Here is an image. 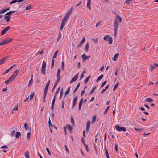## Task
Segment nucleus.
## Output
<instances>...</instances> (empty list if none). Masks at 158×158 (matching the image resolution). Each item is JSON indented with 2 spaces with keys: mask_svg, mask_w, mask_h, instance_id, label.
Wrapping results in <instances>:
<instances>
[{
  "mask_svg": "<svg viewBox=\"0 0 158 158\" xmlns=\"http://www.w3.org/2000/svg\"><path fill=\"white\" fill-rule=\"evenodd\" d=\"M12 40V38H6L1 41L0 42V46L6 44L8 43L11 42Z\"/></svg>",
  "mask_w": 158,
  "mask_h": 158,
  "instance_id": "nucleus-1",
  "label": "nucleus"
},
{
  "mask_svg": "<svg viewBox=\"0 0 158 158\" xmlns=\"http://www.w3.org/2000/svg\"><path fill=\"white\" fill-rule=\"evenodd\" d=\"M104 40L107 41L110 44H112L113 42L112 38L108 35H106L103 38Z\"/></svg>",
  "mask_w": 158,
  "mask_h": 158,
  "instance_id": "nucleus-2",
  "label": "nucleus"
},
{
  "mask_svg": "<svg viewBox=\"0 0 158 158\" xmlns=\"http://www.w3.org/2000/svg\"><path fill=\"white\" fill-rule=\"evenodd\" d=\"M115 128L118 131H123L124 132H125L126 131V129L125 127H121L118 125H116L115 126Z\"/></svg>",
  "mask_w": 158,
  "mask_h": 158,
  "instance_id": "nucleus-3",
  "label": "nucleus"
},
{
  "mask_svg": "<svg viewBox=\"0 0 158 158\" xmlns=\"http://www.w3.org/2000/svg\"><path fill=\"white\" fill-rule=\"evenodd\" d=\"M116 16L115 19V21H116V20L117 22H118L119 23H121L122 20V18L117 14H116Z\"/></svg>",
  "mask_w": 158,
  "mask_h": 158,
  "instance_id": "nucleus-4",
  "label": "nucleus"
},
{
  "mask_svg": "<svg viewBox=\"0 0 158 158\" xmlns=\"http://www.w3.org/2000/svg\"><path fill=\"white\" fill-rule=\"evenodd\" d=\"M19 72V70H15L13 74L12 75L11 77H10V78H12V79L14 80V79L16 78V77L18 72Z\"/></svg>",
  "mask_w": 158,
  "mask_h": 158,
  "instance_id": "nucleus-5",
  "label": "nucleus"
},
{
  "mask_svg": "<svg viewBox=\"0 0 158 158\" xmlns=\"http://www.w3.org/2000/svg\"><path fill=\"white\" fill-rule=\"evenodd\" d=\"M79 75V73H77L74 77L72 78L71 80L70 83H71L75 81L78 79Z\"/></svg>",
  "mask_w": 158,
  "mask_h": 158,
  "instance_id": "nucleus-6",
  "label": "nucleus"
},
{
  "mask_svg": "<svg viewBox=\"0 0 158 158\" xmlns=\"http://www.w3.org/2000/svg\"><path fill=\"white\" fill-rule=\"evenodd\" d=\"M67 21L65 20H64L63 19H62L60 30V31H61L63 29L64 27L65 26Z\"/></svg>",
  "mask_w": 158,
  "mask_h": 158,
  "instance_id": "nucleus-7",
  "label": "nucleus"
},
{
  "mask_svg": "<svg viewBox=\"0 0 158 158\" xmlns=\"http://www.w3.org/2000/svg\"><path fill=\"white\" fill-rule=\"evenodd\" d=\"M11 27H10L8 26L5 28L1 32V35H3L5 33H6V32Z\"/></svg>",
  "mask_w": 158,
  "mask_h": 158,
  "instance_id": "nucleus-8",
  "label": "nucleus"
},
{
  "mask_svg": "<svg viewBox=\"0 0 158 158\" xmlns=\"http://www.w3.org/2000/svg\"><path fill=\"white\" fill-rule=\"evenodd\" d=\"M78 99V97L77 96L76 97L74 98L73 101V104L72 106V108L73 109L75 106H76L77 103V101Z\"/></svg>",
  "mask_w": 158,
  "mask_h": 158,
  "instance_id": "nucleus-9",
  "label": "nucleus"
},
{
  "mask_svg": "<svg viewBox=\"0 0 158 158\" xmlns=\"http://www.w3.org/2000/svg\"><path fill=\"white\" fill-rule=\"evenodd\" d=\"M114 30L117 31L119 25V23L117 22L116 20L114 21Z\"/></svg>",
  "mask_w": 158,
  "mask_h": 158,
  "instance_id": "nucleus-10",
  "label": "nucleus"
},
{
  "mask_svg": "<svg viewBox=\"0 0 158 158\" xmlns=\"http://www.w3.org/2000/svg\"><path fill=\"white\" fill-rule=\"evenodd\" d=\"M90 121L88 120L87 122V125L86 127V131L88 132L89 131V129L90 126Z\"/></svg>",
  "mask_w": 158,
  "mask_h": 158,
  "instance_id": "nucleus-11",
  "label": "nucleus"
},
{
  "mask_svg": "<svg viewBox=\"0 0 158 158\" xmlns=\"http://www.w3.org/2000/svg\"><path fill=\"white\" fill-rule=\"evenodd\" d=\"M85 41V37H84L82 40L80 41V43L77 46V48H79L82 46V45L84 43Z\"/></svg>",
  "mask_w": 158,
  "mask_h": 158,
  "instance_id": "nucleus-12",
  "label": "nucleus"
},
{
  "mask_svg": "<svg viewBox=\"0 0 158 158\" xmlns=\"http://www.w3.org/2000/svg\"><path fill=\"white\" fill-rule=\"evenodd\" d=\"M81 57L83 60H85L90 58V56H87L83 54L81 56Z\"/></svg>",
  "mask_w": 158,
  "mask_h": 158,
  "instance_id": "nucleus-13",
  "label": "nucleus"
},
{
  "mask_svg": "<svg viewBox=\"0 0 158 158\" xmlns=\"http://www.w3.org/2000/svg\"><path fill=\"white\" fill-rule=\"evenodd\" d=\"M61 72V70L60 68H59L58 69L57 74V79H60L61 77L60 76V73Z\"/></svg>",
  "mask_w": 158,
  "mask_h": 158,
  "instance_id": "nucleus-14",
  "label": "nucleus"
},
{
  "mask_svg": "<svg viewBox=\"0 0 158 158\" xmlns=\"http://www.w3.org/2000/svg\"><path fill=\"white\" fill-rule=\"evenodd\" d=\"M83 98H82L80 101V102L79 103V106H78V109L79 110H80L81 109V106H82V104L83 103Z\"/></svg>",
  "mask_w": 158,
  "mask_h": 158,
  "instance_id": "nucleus-15",
  "label": "nucleus"
},
{
  "mask_svg": "<svg viewBox=\"0 0 158 158\" xmlns=\"http://www.w3.org/2000/svg\"><path fill=\"white\" fill-rule=\"evenodd\" d=\"M66 127L69 130V132L70 133H71L72 131L73 127H72L71 126L67 124L66 126Z\"/></svg>",
  "mask_w": 158,
  "mask_h": 158,
  "instance_id": "nucleus-16",
  "label": "nucleus"
},
{
  "mask_svg": "<svg viewBox=\"0 0 158 158\" xmlns=\"http://www.w3.org/2000/svg\"><path fill=\"white\" fill-rule=\"evenodd\" d=\"M13 81V80L12 79V78H10L8 79L5 81V83L6 84H9Z\"/></svg>",
  "mask_w": 158,
  "mask_h": 158,
  "instance_id": "nucleus-17",
  "label": "nucleus"
},
{
  "mask_svg": "<svg viewBox=\"0 0 158 158\" xmlns=\"http://www.w3.org/2000/svg\"><path fill=\"white\" fill-rule=\"evenodd\" d=\"M7 57V56L4 57L0 59V65L4 63Z\"/></svg>",
  "mask_w": 158,
  "mask_h": 158,
  "instance_id": "nucleus-18",
  "label": "nucleus"
},
{
  "mask_svg": "<svg viewBox=\"0 0 158 158\" xmlns=\"http://www.w3.org/2000/svg\"><path fill=\"white\" fill-rule=\"evenodd\" d=\"M119 56V54L118 53H117L115 54L114 57L112 58V59L114 61H116L117 60V59L118 58Z\"/></svg>",
  "mask_w": 158,
  "mask_h": 158,
  "instance_id": "nucleus-19",
  "label": "nucleus"
},
{
  "mask_svg": "<svg viewBox=\"0 0 158 158\" xmlns=\"http://www.w3.org/2000/svg\"><path fill=\"white\" fill-rule=\"evenodd\" d=\"M70 15V14H69L68 13H67L63 19L67 21Z\"/></svg>",
  "mask_w": 158,
  "mask_h": 158,
  "instance_id": "nucleus-20",
  "label": "nucleus"
},
{
  "mask_svg": "<svg viewBox=\"0 0 158 158\" xmlns=\"http://www.w3.org/2000/svg\"><path fill=\"white\" fill-rule=\"evenodd\" d=\"M4 18L6 20V22H8L9 21L11 18V16L10 15L6 16L4 17Z\"/></svg>",
  "mask_w": 158,
  "mask_h": 158,
  "instance_id": "nucleus-21",
  "label": "nucleus"
},
{
  "mask_svg": "<svg viewBox=\"0 0 158 158\" xmlns=\"http://www.w3.org/2000/svg\"><path fill=\"white\" fill-rule=\"evenodd\" d=\"M24 156L26 158H30L29 155V152L28 150H27L24 154Z\"/></svg>",
  "mask_w": 158,
  "mask_h": 158,
  "instance_id": "nucleus-22",
  "label": "nucleus"
},
{
  "mask_svg": "<svg viewBox=\"0 0 158 158\" xmlns=\"http://www.w3.org/2000/svg\"><path fill=\"white\" fill-rule=\"evenodd\" d=\"M41 72L42 74L44 75H45L46 73V68L42 67Z\"/></svg>",
  "mask_w": 158,
  "mask_h": 158,
  "instance_id": "nucleus-23",
  "label": "nucleus"
},
{
  "mask_svg": "<svg viewBox=\"0 0 158 158\" xmlns=\"http://www.w3.org/2000/svg\"><path fill=\"white\" fill-rule=\"evenodd\" d=\"M80 85V83L79 82L77 85L76 87L75 88V89L73 92V94H74L75 92L76 91V90H77V89L79 88Z\"/></svg>",
  "mask_w": 158,
  "mask_h": 158,
  "instance_id": "nucleus-24",
  "label": "nucleus"
},
{
  "mask_svg": "<svg viewBox=\"0 0 158 158\" xmlns=\"http://www.w3.org/2000/svg\"><path fill=\"white\" fill-rule=\"evenodd\" d=\"M145 101L147 102H152L153 101V100L150 98H147L145 99Z\"/></svg>",
  "mask_w": 158,
  "mask_h": 158,
  "instance_id": "nucleus-25",
  "label": "nucleus"
},
{
  "mask_svg": "<svg viewBox=\"0 0 158 158\" xmlns=\"http://www.w3.org/2000/svg\"><path fill=\"white\" fill-rule=\"evenodd\" d=\"M89 47V46L88 44V43H87L85 48H84L86 52H88Z\"/></svg>",
  "mask_w": 158,
  "mask_h": 158,
  "instance_id": "nucleus-26",
  "label": "nucleus"
},
{
  "mask_svg": "<svg viewBox=\"0 0 158 158\" xmlns=\"http://www.w3.org/2000/svg\"><path fill=\"white\" fill-rule=\"evenodd\" d=\"M104 149L105 150V153L107 157V158H110L109 156L108 152V150L107 148H104Z\"/></svg>",
  "mask_w": 158,
  "mask_h": 158,
  "instance_id": "nucleus-27",
  "label": "nucleus"
},
{
  "mask_svg": "<svg viewBox=\"0 0 158 158\" xmlns=\"http://www.w3.org/2000/svg\"><path fill=\"white\" fill-rule=\"evenodd\" d=\"M24 127L25 129L27 130H28L29 129L30 131L31 130V128H29L28 125L26 123L24 124Z\"/></svg>",
  "mask_w": 158,
  "mask_h": 158,
  "instance_id": "nucleus-28",
  "label": "nucleus"
},
{
  "mask_svg": "<svg viewBox=\"0 0 158 158\" xmlns=\"http://www.w3.org/2000/svg\"><path fill=\"white\" fill-rule=\"evenodd\" d=\"M71 121L72 124V125L73 126H74V121L72 116H71Z\"/></svg>",
  "mask_w": 158,
  "mask_h": 158,
  "instance_id": "nucleus-29",
  "label": "nucleus"
},
{
  "mask_svg": "<svg viewBox=\"0 0 158 158\" xmlns=\"http://www.w3.org/2000/svg\"><path fill=\"white\" fill-rule=\"evenodd\" d=\"M104 76V75L103 74H102V75H100L98 78L96 80V81H98L99 80H101L102 78Z\"/></svg>",
  "mask_w": 158,
  "mask_h": 158,
  "instance_id": "nucleus-30",
  "label": "nucleus"
},
{
  "mask_svg": "<svg viewBox=\"0 0 158 158\" xmlns=\"http://www.w3.org/2000/svg\"><path fill=\"white\" fill-rule=\"evenodd\" d=\"M156 68V67L155 65H150V71H152L154 69Z\"/></svg>",
  "mask_w": 158,
  "mask_h": 158,
  "instance_id": "nucleus-31",
  "label": "nucleus"
},
{
  "mask_svg": "<svg viewBox=\"0 0 158 158\" xmlns=\"http://www.w3.org/2000/svg\"><path fill=\"white\" fill-rule=\"evenodd\" d=\"M91 2V1H88L87 3V6L89 8V9H91V6H90V3Z\"/></svg>",
  "mask_w": 158,
  "mask_h": 158,
  "instance_id": "nucleus-32",
  "label": "nucleus"
},
{
  "mask_svg": "<svg viewBox=\"0 0 158 158\" xmlns=\"http://www.w3.org/2000/svg\"><path fill=\"white\" fill-rule=\"evenodd\" d=\"M70 91V87H68L65 93V95L69 93Z\"/></svg>",
  "mask_w": 158,
  "mask_h": 158,
  "instance_id": "nucleus-33",
  "label": "nucleus"
},
{
  "mask_svg": "<svg viewBox=\"0 0 158 158\" xmlns=\"http://www.w3.org/2000/svg\"><path fill=\"white\" fill-rule=\"evenodd\" d=\"M90 77H91L90 76H89L88 77H87V78L85 80V81L84 83L85 84H86L87 83L89 80L90 78Z\"/></svg>",
  "mask_w": 158,
  "mask_h": 158,
  "instance_id": "nucleus-34",
  "label": "nucleus"
},
{
  "mask_svg": "<svg viewBox=\"0 0 158 158\" xmlns=\"http://www.w3.org/2000/svg\"><path fill=\"white\" fill-rule=\"evenodd\" d=\"M20 135L21 133L19 132H17L15 134V137L16 138H18Z\"/></svg>",
  "mask_w": 158,
  "mask_h": 158,
  "instance_id": "nucleus-35",
  "label": "nucleus"
},
{
  "mask_svg": "<svg viewBox=\"0 0 158 158\" xmlns=\"http://www.w3.org/2000/svg\"><path fill=\"white\" fill-rule=\"evenodd\" d=\"M16 2H18V0H13L10 2V5H12L16 3Z\"/></svg>",
  "mask_w": 158,
  "mask_h": 158,
  "instance_id": "nucleus-36",
  "label": "nucleus"
},
{
  "mask_svg": "<svg viewBox=\"0 0 158 158\" xmlns=\"http://www.w3.org/2000/svg\"><path fill=\"white\" fill-rule=\"evenodd\" d=\"M135 130L139 132L142 131H143V129L142 128H137L135 127Z\"/></svg>",
  "mask_w": 158,
  "mask_h": 158,
  "instance_id": "nucleus-37",
  "label": "nucleus"
},
{
  "mask_svg": "<svg viewBox=\"0 0 158 158\" xmlns=\"http://www.w3.org/2000/svg\"><path fill=\"white\" fill-rule=\"evenodd\" d=\"M15 11H10L9 12H8L7 13H6L4 15H10L12 14L13 13H14V12H15Z\"/></svg>",
  "mask_w": 158,
  "mask_h": 158,
  "instance_id": "nucleus-38",
  "label": "nucleus"
},
{
  "mask_svg": "<svg viewBox=\"0 0 158 158\" xmlns=\"http://www.w3.org/2000/svg\"><path fill=\"white\" fill-rule=\"evenodd\" d=\"M58 51H56L55 52V53H54V54L53 56V58H52L53 59H54V58H55L56 57L57 54H58Z\"/></svg>",
  "mask_w": 158,
  "mask_h": 158,
  "instance_id": "nucleus-39",
  "label": "nucleus"
},
{
  "mask_svg": "<svg viewBox=\"0 0 158 158\" xmlns=\"http://www.w3.org/2000/svg\"><path fill=\"white\" fill-rule=\"evenodd\" d=\"M33 76L32 75V77ZM32 78H31V79L29 81V83H28V85H29V86H31L32 85V82H33V81L32 80Z\"/></svg>",
  "mask_w": 158,
  "mask_h": 158,
  "instance_id": "nucleus-40",
  "label": "nucleus"
},
{
  "mask_svg": "<svg viewBox=\"0 0 158 158\" xmlns=\"http://www.w3.org/2000/svg\"><path fill=\"white\" fill-rule=\"evenodd\" d=\"M61 37V33L60 32H59L58 34V37L57 39V42H58L59 40L60 39Z\"/></svg>",
  "mask_w": 158,
  "mask_h": 158,
  "instance_id": "nucleus-41",
  "label": "nucleus"
},
{
  "mask_svg": "<svg viewBox=\"0 0 158 158\" xmlns=\"http://www.w3.org/2000/svg\"><path fill=\"white\" fill-rule=\"evenodd\" d=\"M60 80V79L57 78V80L56 81L55 83V84H54V87L56 86L57 85V83H58V82H59Z\"/></svg>",
  "mask_w": 158,
  "mask_h": 158,
  "instance_id": "nucleus-42",
  "label": "nucleus"
},
{
  "mask_svg": "<svg viewBox=\"0 0 158 158\" xmlns=\"http://www.w3.org/2000/svg\"><path fill=\"white\" fill-rule=\"evenodd\" d=\"M33 6L32 5L29 6H27L26 7V10H29L32 8Z\"/></svg>",
  "mask_w": 158,
  "mask_h": 158,
  "instance_id": "nucleus-43",
  "label": "nucleus"
},
{
  "mask_svg": "<svg viewBox=\"0 0 158 158\" xmlns=\"http://www.w3.org/2000/svg\"><path fill=\"white\" fill-rule=\"evenodd\" d=\"M63 94V89H62L60 90V97H59V98L60 99H61V97H62Z\"/></svg>",
  "mask_w": 158,
  "mask_h": 158,
  "instance_id": "nucleus-44",
  "label": "nucleus"
},
{
  "mask_svg": "<svg viewBox=\"0 0 158 158\" xmlns=\"http://www.w3.org/2000/svg\"><path fill=\"white\" fill-rule=\"evenodd\" d=\"M18 104L17 103L16 105H15L14 108L13 109V110H15L17 111L18 110Z\"/></svg>",
  "mask_w": 158,
  "mask_h": 158,
  "instance_id": "nucleus-45",
  "label": "nucleus"
},
{
  "mask_svg": "<svg viewBox=\"0 0 158 158\" xmlns=\"http://www.w3.org/2000/svg\"><path fill=\"white\" fill-rule=\"evenodd\" d=\"M42 67L46 68V63L44 60L43 62Z\"/></svg>",
  "mask_w": 158,
  "mask_h": 158,
  "instance_id": "nucleus-46",
  "label": "nucleus"
},
{
  "mask_svg": "<svg viewBox=\"0 0 158 158\" xmlns=\"http://www.w3.org/2000/svg\"><path fill=\"white\" fill-rule=\"evenodd\" d=\"M34 94V93L33 92L32 93V92L31 93V94L30 95V99L31 100H32L33 99Z\"/></svg>",
  "mask_w": 158,
  "mask_h": 158,
  "instance_id": "nucleus-47",
  "label": "nucleus"
},
{
  "mask_svg": "<svg viewBox=\"0 0 158 158\" xmlns=\"http://www.w3.org/2000/svg\"><path fill=\"white\" fill-rule=\"evenodd\" d=\"M118 82L115 84V85L114 86V88L113 89V91H114L118 87Z\"/></svg>",
  "mask_w": 158,
  "mask_h": 158,
  "instance_id": "nucleus-48",
  "label": "nucleus"
},
{
  "mask_svg": "<svg viewBox=\"0 0 158 158\" xmlns=\"http://www.w3.org/2000/svg\"><path fill=\"white\" fill-rule=\"evenodd\" d=\"M48 125H49V126L50 127V128H51V126H53V125L52 124L51 122V120L49 118V120L48 121Z\"/></svg>",
  "mask_w": 158,
  "mask_h": 158,
  "instance_id": "nucleus-49",
  "label": "nucleus"
},
{
  "mask_svg": "<svg viewBox=\"0 0 158 158\" xmlns=\"http://www.w3.org/2000/svg\"><path fill=\"white\" fill-rule=\"evenodd\" d=\"M48 90H44L43 94V97L46 98V95L47 93Z\"/></svg>",
  "mask_w": 158,
  "mask_h": 158,
  "instance_id": "nucleus-50",
  "label": "nucleus"
},
{
  "mask_svg": "<svg viewBox=\"0 0 158 158\" xmlns=\"http://www.w3.org/2000/svg\"><path fill=\"white\" fill-rule=\"evenodd\" d=\"M54 64V59H52V64H51V68L52 69Z\"/></svg>",
  "mask_w": 158,
  "mask_h": 158,
  "instance_id": "nucleus-51",
  "label": "nucleus"
},
{
  "mask_svg": "<svg viewBox=\"0 0 158 158\" xmlns=\"http://www.w3.org/2000/svg\"><path fill=\"white\" fill-rule=\"evenodd\" d=\"M72 10H73V8L71 7L68 10V11L67 12V13H68L69 14L71 15V13L72 12Z\"/></svg>",
  "mask_w": 158,
  "mask_h": 158,
  "instance_id": "nucleus-52",
  "label": "nucleus"
},
{
  "mask_svg": "<svg viewBox=\"0 0 158 158\" xmlns=\"http://www.w3.org/2000/svg\"><path fill=\"white\" fill-rule=\"evenodd\" d=\"M96 115H95L92 118V122H94L96 121Z\"/></svg>",
  "mask_w": 158,
  "mask_h": 158,
  "instance_id": "nucleus-53",
  "label": "nucleus"
},
{
  "mask_svg": "<svg viewBox=\"0 0 158 158\" xmlns=\"http://www.w3.org/2000/svg\"><path fill=\"white\" fill-rule=\"evenodd\" d=\"M10 71V70L9 69H8L6 70L2 74V75H4L6 74L7 73H8L9 72V71Z\"/></svg>",
  "mask_w": 158,
  "mask_h": 158,
  "instance_id": "nucleus-54",
  "label": "nucleus"
},
{
  "mask_svg": "<svg viewBox=\"0 0 158 158\" xmlns=\"http://www.w3.org/2000/svg\"><path fill=\"white\" fill-rule=\"evenodd\" d=\"M107 82V81L106 80L104 82H103V83L101 85V86L100 87H102L104 85H105L106 84V83Z\"/></svg>",
  "mask_w": 158,
  "mask_h": 158,
  "instance_id": "nucleus-55",
  "label": "nucleus"
},
{
  "mask_svg": "<svg viewBox=\"0 0 158 158\" xmlns=\"http://www.w3.org/2000/svg\"><path fill=\"white\" fill-rule=\"evenodd\" d=\"M109 106H108L106 108V110H105L104 111V114H106L107 113V112L109 109Z\"/></svg>",
  "mask_w": 158,
  "mask_h": 158,
  "instance_id": "nucleus-56",
  "label": "nucleus"
},
{
  "mask_svg": "<svg viewBox=\"0 0 158 158\" xmlns=\"http://www.w3.org/2000/svg\"><path fill=\"white\" fill-rule=\"evenodd\" d=\"M6 12L5 9H2L0 10V14H2Z\"/></svg>",
  "mask_w": 158,
  "mask_h": 158,
  "instance_id": "nucleus-57",
  "label": "nucleus"
},
{
  "mask_svg": "<svg viewBox=\"0 0 158 158\" xmlns=\"http://www.w3.org/2000/svg\"><path fill=\"white\" fill-rule=\"evenodd\" d=\"M96 86H95V87H94L92 89L91 91H90V94H91L92 93H93V92L94 91V90L95 89H96Z\"/></svg>",
  "mask_w": 158,
  "mask_h": 158,
  "instance_id": "nucleus-58",
  "label": "nucleus"
},
{
  "mask_svg": "<svg viewBox=\"0 0 158 158\" xmlns=\"http://www.w3.org/2000/svg\"><path fill=\"white\" fill-rule=\"evenodd\" d=\"M55 99H56L55 96H54V98L52 100V105H54L55 102Z\"/></svg>",
  "mask_w": 158,
  "mask_h": 158,
  "instance_id": "nucleus-59",
  "label": "nucleus"
},
{
  "mask_svg": "<svg viewBox=\"0 0 158 158\" xmlns=\"http://www.w3.org/2000/svg\"><path fill=\"white\" fill-rule=\"evenodd\" d=\"M15 131V130L13 131L11 133V135L12 136H14Z\"/></svg>",
  "mask_w": 158,
  "mask_h": 158,
  "instance_id": "nucleus-60",
  "label": "nucleus"
},
{
  "mask_svg": "<svg viewBox=\"0 0 158 158\" xmlns=\"http://www.w3.org/2000/svg\"><path fill=\"white\" fill-rule=\"evenodd\" d=\"M7 148H8V147L6 145L3 146L0 148H2V149H7Z\"/></svg>",
  "mask_w": 158,
  "mask_h": 158,
  "instance_id": "nucleus-61",
  "label": "nucleus"
},
{
  "mask_svg": "<svg viewBox=\"0 0 158 158\" xmlns=\"http://www.w3.org/2000/svg\"><path fill=\"white\" fill-rule=\"evenodd\" d=\"M62 69L63 70H64V62H62Z\"/></svg>",
  "mask_w": 158,
  "mask_h": 158,
  "instance_id": "nucleus-62",
  "label": "nucleus"
},
{
  "mask_svg": "<svg viewBox=\"0 0 158 158\" xmlns=\"http://www.w3.org/2000/svg\"><path fill=\"white\" fill-rule=\"evenodd\" d=\"M84 146L85 148V150H86V151L87 152H88L89 151L88 147L87 145H85V146Z\"/></svg>",
  "mask_w": 158,
  "mask_h": 158,
  "instance_id": "nucleus-63",
  "label": "nucleus"
},
{
  "mask_svg": "<svg viewBox=\"0 0 158 158\" xmlns=\"http://www.w3.org/2000/svg\"><path fill=\"white\" fill-rule=\"evenodd\" d=\"M49 86V85L46 84V86L45 87L44 90H48Z\"/></svg>",
  "mask_w": 158,
  "mask_h": 158,
  "instance_id": "nucleus-64",
  "label": "nucleus"
}]
</instances>
